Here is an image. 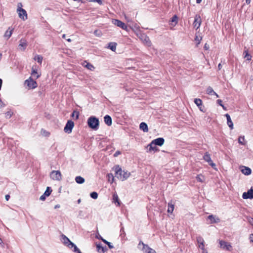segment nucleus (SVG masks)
Here are the masks:
<instances>
[{
    "label": "nucleus",
    "mask_w": 253,
    "mask_h": 253,
    "mask_svg": "<svg viewBox=\"0 0 253 253\" xmlns=\"http://www.w3.org/2000/svg\"><path fill=\"white\" fill-rule=\"evenodd\" d=\"M197 241L198 243V245H201L205 243L203 238L201 236H198L197 237Z\"/></svg>",
    "instance_id": "obj_35"
},
{
    "label": "nucleus",
    "mask_w": 253,
    "mask_h": 253,
    "mask_svg": "<svg viewBox=\"0 0 253 253\" xmlns=\"http://www.w3.org/2000/svg\"><path fill=\"white\" fill-rule=\"evenodd\" d=\"M113 23L114 25L117 26L121 28L123 30H125L126 31H128L127 26L126 25L125 23L121 21V20L118 19H114L113 21Z\"/></svg>",
    "instance_id": "obj_7"
},
{
    "label": "nucleus",
    "mask_w": 253,
    "mask_h": 253,
    "mask_svg": "<svg viewBox=\"0 0 253 253\" xmlns=\"http://www.w3.org/2000/svg\"><path fill=\"white\" fill-rule=\"evenodd\" d=\"M117 43L116 42H110L108 44V48L112 51H115L116 49Z\"/></svg>",
    "instance_id": "obj_27"
},
{
    "label": "nucleus",
    "mask_w": 253,
    "mask_h": 253,
    "mask_svg": "<svg viewBox=\"0 0 253 253\" xmlns=\"http://www.w3.org/2000/svg\"><path fill=\"white\" fill-rule=\"evenodd\" d=\"M46 196L44 195V194H43V195H42L40 198V199L42 201H44L45 200V198H46Z\"/></svg>",
    "instance_id": "obj_49"
},
{
    "label": "nucleus",
    "mask_w": 253,
    "mask_h": 253,
    "mask_svg": "<svg viewBox=\"0 0 253 253\" xmlns=\"http://www.w3.org/2000/svg\"><path fill=\"white\" fill-rule=\"evenodd\" d=\"M114 169L115 171V176L122 181L126 180L130 175L129 172L123 170L119 165L115 166Z\"/></svg>",
    "instance_id": "obj_1"
},
{
    "label": "nucleus",
    "mask_w": 253,
    "mask_h": 253,
    "mask_svg": "<svg viewBox=\"0 0 253 253\" xmlns=\"http://www.w3.org/2000/svg\"><path fill=\"white\" fill-rule=\"evenodd\" d=\"M151 142L153 144H154L155 145L161 146L164 144L165 142V139L162 137H159L152 140Z\"/></svg>",
    "instance_id": "obj_14"
},
{
    "label": "nucleus",
    "mask_w": 253,
    "mask_h": 253,
    "mask_svg": "<svg viewBox=\"0 0 253 253\" xmlns=\"http://www.w3.org/2000/svg\"><path fill=\"white\" fill-rule=\"evenodd\" d=\"M248 221L250 224L253 225V218L250 217L248 219Z\"/></svg>",
    "instance_id": "obj_50"
},
{
    "label": "nucleus",
    "mask_w": 253,
    "mask_h": 253,
    "mask_svg": "<svg viewBox=\"0 0 253 253\" xmlns=\"http://www.w3.org/2000/svg\"><path fill=\"white\" fill-rule=\"evenodd\" d=\"M75 245H76L71 241H70V243L67 245V246L70 249L74 248Z\"/></svg>",
    "instance_id": "obj_43"
},
{
    "label": "nucleus",
    "mask_w": 253,
    "mask_h": 253,
    "mask_svg": "<svg viewBox=\"0 0 253 253\" xmlns=\"http://www.w3.org/2000/svg\"><path fill=\"white\" fill-rule=\"evenodd\" d=\"M245 140L244 136H240L238 138V142L240 144H244V141Z\"/></svg>",
    "instance_id": "obj_40"
},
{
    "label": "nucleus",
    "mask_w": 253,
    "mask_h": 253,
    "mask_svg": "<svg viewBox=\"0 0 253 253\" xmlns=\"http://www.w3.org/2000/svg\"><path fill=\"white\" fill-rule=\"evenodd\" d=\"M27 42L25 39H21L19 41L18 45L19 49L21 51H24L27 46Z\"/></svg>",
    "instance_id": "obj_12"
},
{
    "label": "nucleus",
    "mask_w": 253,
    "mask_h": 253,
    "mask_svg": "<svg viewBox=\"0 0 253 253\" xmlns=\"http://www.w3.org/2000/svg\"><path fill=\"white\" fill-rule=\"evenodd\" d=\"M178 19L177 16L176 15H174L172 17L170 21L172 23L174 22L175 24L174 25H175L178 22Z\"/></svg>",
    "instance_id": "obj_34"
},
{
    "label": "nucleus",
    "mask_w": 253,
    "mask_h": 253,
    "mask_svg": "<svg viewBox=\"0 0 253 253\" xmlns=\"http://www.w3.org/2000/svg\"><path fill=\"white\" fill-rule=\"evenodd\" d=\"M42 57L40 55H37L34 58V60L37 61L40 64H42Z\"/></svg>",
    "instance_id": "obj_32"
},
{
    "label": "nucleus",
    "mask_w": 253,
    "mask_h": 253,
    "mask_svg": "<svg viewBox=\"0 0 253 253\" xmlns=\"http://www.w3.org/2000/svg\"><path fill=\"white\" fill-rule=\"evenodd\" d=\"M218 241H219V247L221 248V240H219Z\"/></svg>",
    "instance_id": "obj_63"
},
{
    "label": "nucleus",
    "mask_w": 253,
    "mask_h": 253,
    "mask_svg": "<svg viewBox=\"0 0 253 253\" xmlns=\"http://www.w3.org/2000/svg\"><path fill=\"white\" fill-rule=\"evenodd\" d=\"M201 23V18L199 14H196L194 17V21L193 23L194 28L197 30L200 26Z\"/></svg>",
    "instance_id": "obj_8"
},
{
    "label": "nucleus",
    "mask_w": 253,
    "mask_h": 253,
    "mask_svg": "<svg viewBox=\"0 0 253 253\" xmlns=\"http://www.w3.org/2000/svg\"><path fill=\"white\" fill-rule=\"evenodd\" d=\"M251 0H246V2L247 4H249L251 3Z\"/></svg>",
    "instance_id": "obj_62"
},
{
    "label": "nucleus",
    "mask_w": 253,
    "mask_h": 253,
    "mask_svg": "<svg viewBox=\"0 0 253 253\" xmlns=\"http://www.w3.org/2000/svg\"><path fill=\"white\" fill-rule=\"evenodd\" d=\"M74 116H76V119H78L79 117V112L76 111H74L72 114L71 116L74 117Z\"/></svg>",
    "instance_id": "obj_39"
},
{
    "label": "nucleus",
    "mask_w": 253,
    "mask_h": 253,
    "mask_svg": "<svg viewBox=\"0 0 253 253\" xmlns=\"http://www.w3.org/2000/svg\"><path fill=\"white\" fill-rule=\"evenodd\" d=\"M250 239L251 242H253V234H252L250 235Z\"/></svg>",
    "instance_id": "obj_58"
},
{
    "label": "nucleus",
    "mask_w": 253,
    "mask_h": 253,
    "mask_svg": "<svg viewBox=\"0 0 253 253\" xmlns=\"http://www.w3.org/2000/svg\"><path fill=\"white\" fill-rule=\"evenodd\" d=\"M207 93L210 95H215L216 98L219 97L218 95L213 90L212 88L209 86L207 89Z\"/></svg>",
    "instance_id": "obj_22"
},
{
    "label": "nucleus",
    "mask_w": 253,
    "mask_h": 253,
    "mask_svg": "<svg viewBox=\"0 0 253 253\" xmlns=\"http://www.w3.org/2000/svg\"><path fill=\"white\" fill-rule=\"evenodd\" d=\"M42 132L45 136H49V133L48 132H47L46 130H43V129H42Z\"/></svg>",
    "instance_id": "obj_46"
},
{
    "label": "nucleus",
    "mask_w": 253,
    "mask_h": 253,
    "mask_svg": "<svg viewBox=\"0 0 253 253\" xmlns=\"http://www.w3.org/2000/svg\"><path fill=\"white\" fill-rule=\"evenodd\" d=\"M201 177V176L199 175H197L196 177V179L200 182H202V179Z\"/></svg>",
    "instance_id": "obj_53"
},
{
    "label": "nucleus",
    "mask_w": 253,
    "mask_h": 253,
    "mask_svg": "<svg viewBox=\"0 0 253 253\" xmlns=\"http://www.w3.org/2000/svg\"><path fill=\"white\" fill-rule=\"evenodd\" d=\"M13 30V28L9 27L8 29L5 31L3 36L6 40L9 39L11 36Z\"/></svg>",
    "instance_id": "obj_15"
},
{
    "label": "nucleus",
    "mask_w": 253,
    "mask_h": 253,
    "mask_svg": "<svg viewBox=\"0 0 253 253\" xmlns=\"http://www.w3.org/2000/svg\"><path fill=\"white\" fill-rule=\"evenodd\" d=\"M60 208V205H56L54 207V209H57V208Z\"/></svg>",
    "instance_id": "obj_64"
},
{
    "label": "nucleus",
    "mask_w": 253,
    "mask_h": 253,
    "mask_svg": "<svg viewBox=\"0 0 253 253\" xmlns=\"http://www.w3.org/2000/svg\"><path fill=\"white\" fill-rule=\"evenodd\" d=\"M12 114H13V113L11 111H8L7 112H6L5 113L6 117H8L9 118L11 117Z\"/></svg>",
    "instance_id": "obj_44"
},
{
    "label": "nucleus",
    "mask_w": 253,
    "mask_h": 253,
    "mask_svg": "<svg viewBox=\"0 0 253 253\" xmlns=\"http://www.w3.org/2000/svg\"><path fill=\"white\" fill-rule=\"evenodd\" d=\"M168 211H167L169 213H171L174 210V204H172L171 202L169 203L168 204Z\"/></svg>",
    "instance_id": "obj_25"
},
{
    "label": "nucleus",
    "mask_w": 253,
    "mask_h": 253,
    "mask_svg": "<svg viewBox=\"0 0 253 253\" xmlns=\"http://www.w3.org/2000/svg\"><path fill=\"white\" fill-rule=\"evenodd\" d=\"M209 45L207 43H206L204 45V48L207 50L209 48Z\"/></svg>",
    "instance_id": "obj_60"
},
{
    "label": "nucleus",
    "mask_w": 253,
    "mask_h": 253,
    "mask_svg": "<svg viewBox=\"0 0 253 253\" xmlns=\"http://www.w3.org/2000/svg\"><path fill=\"white\" fill-rule=\"evenodd\" d=\"M5 106V104L2 101V100H0V108L4 107Z\"/></svg>",
    "instance_id": "obj_55"
},
{
    "label": "nucleus",
    "mask_w": 253,
    "mask_h": 253,
    "mask_svg": "<svg viewBox=\"0 0 253 253\" xmlns=\"http://www.w3.org/2000/svg\"><path fill=\"white\" fill-rule=\"evenodd\" d=\"M108 177L109 179L111 178L112 179V180H113L114 178L113 174L112 173L108 174Z\"/></svg>",
    "instance_id": "obj_52"
},
{
    "label": "nucleus",
    "mask_w": 253,
    "mask_h": 253,
    "mask_svg": "<svg viewBox=\"0 0 253 253\" xmlns=\"http://www.w3.org/2000/svg\"><path fill=\"white\" fill-rule=\"evenodd\" d=\"M225 116L227 119V124L231 129L233 128V123L231 121L230 115L228 114H226Z\"/></svg>",
    "instance_id": "obj_20"
},
{
    "label": "nucleus",
    "mask_w": 253,
    "mask_h": 253,
    "mask_svg": "<svg viewBox=\"0 0 253 253\" xmlns=\"http://www.w3.org/2000/svg\"><path fill=\"white\" fill-rule=\"evenodd\" d=\"M99 31L98 30H95L94 31V34L97 36H100V34L98 33Z\"/></svg>",
    "instance_id": "obj_56"
},
{
    "label": "nucleus",
    "mask_w": 253,
    "mask_h": 253,
    "mask_svg": "<svg viewBox=\"0 0 253 253\" xmlns=\"http://www.w3.org/2000/svg\"><path fill=\"white\" fill-rule=\"evenodd\" d=\"M138 248L145 253H147V252L150 250V249H151L147 245L144 244L141 241L139 242L138 245Z\"/></svg>",
    "instance_id": "obj_13"
},
{
    "label": "nucleus",
    "mask_w": 253,
    "mask_h": 253,
    "mask_svg": "<svg viewBox=\"0 0 253 253\" xmlns=\"http://www.w3.org/2000/svg\"><path fill=\"white\" fill-rule=\"evenodd\" d=\"M85 67L89 70L92 71L94 69V66L89 63H86V65H85Z\"/></svg>",
    "instance_id": "obj_38"
},
{
    "label": "nucleus",
    "mask_w": 253,
    "mask_h": 253,
    "mask_svg": "<svg viewBox=\"0 0 253 253\" xmlns=\"http://www.w3.org/2000/svg\"><path fill=\"white\" fill-rule=\"evenodd\" d=\"M104 122L108 126H110L112 124V120L111 117L108 115H106L104 117Z\"/></svg>",
    "instance_id": "obj_18"
},
{
    "label": "nucleus",
    "mask_w": 253,
    "mask_h": 253,
    "mask_svg": "<svg viewBox=\"0 0 253 253\" xmlns=\"http://www.w3.org/2000/svg\"><path fill=\"white\" fill-rule=\"evenodd\" d=\"M121 154V152L120 151H117L116 152H115V153L114 154V157H117V156H118L119 155H120Z\"/></svg>",
    "instance_id": "obj_47"
},
{
    "label": "nucleus",
    "mask_w": 253,
    "mask_h": 253,
    "mask_svg": "<svg viewBox=\"0 0 253 253\" xmlns=\"http://www.w3.org/2000/svg\"><path fill=\"white\" fill-rule=\"evenodd\" d=\"M139 128L144 132H147L149 130L148 126L145 122H142L140 123L139 125Z\"/></svg>",
    "instance_id": "obj_19"
},
{
    "label": "nucleus",
    "mask_w": 253,
    "mask_h": 253,
    "mask_svg": "<svg viewBox=\"0 0 253 253\" xmlns=\"http://www.w3.org/2000/svg\"><path fill=\"white\" fill-rule=\"evenodd\" d=\"M203 159L208 163L211 162V159L210 155L208 152H206L203 156Z\"/></svg>",
    "instance_id": "obj_28"
},
{
    "label": "nucleus",
    "mask_w": 253,
    "mask_h": 253,
    "mask_svg": "<svg viewBox=\"0 0 253 253\" xmlns=\"http://www.w3.org/2000/svg\"><path fill=\"white\" fill-rule=\"evenodd\" d=\"M25 84H26L29 88L34 89L37 87V82L31 77L25 81Z\"/></svg>",
    "instance_id": "obj_5"
},
{
    "label": "nucleus",
    "mask_w": 253,
    "mask_h": 253,
    "mask_svg": "<svg viewBox=\"0 0 253 253\" xmlns=\"http://www.w3.org/2000/svg\"><path fill=\"white\" fill-rule=\"evenodd\" d=\"M31 75L32 76L36 75V79L39 78L40 77V75L38 74L37 70L36 69H34L33 68H32Z\"/></svg>",
    "instance_id": "obj_36"
},
{
    "label": "nucleus",
    "mask_w": 253,
    "mask_h": 253,
    "mask_svg": "<svg viewBox=\"0 0 253 253\" xmlns=\"http://www.w3.org/2000/svg\"><path fill=\"white\" fill-rule=\"evenodd\" d=\"M74 126V123L72 120H68L64 128V131L68 134L72 132V129Z\"/></svg>",
    "instance_id": "obj_4"
},
{
    "label": "nucleus",
    "mask_w": 253,
    "mask_h": 253,
    "mask_svg": "<svg viewBox=\"0 0 253 253\" xmlns=\"http://www.w3.org/2000/svg\"><path fill=\"white\" fill-rule=\"evenodd\" d=\"M147 147H149L148 151L149 152H151L152 151L154 152H158L159 151V149L156 147V145L153 144L152 142L148 145Z\"/></svg>",
    "instance_id": "obj_23"
},
{
    "label": "nucleus",
    "mask_w": 253,
    "mask_h": 253,
    "mask_svg": "<svg viewBox=\"0 0 253 253\" xmlns=\"http://www.w3.org/2000/svg\"><path fill=\"white\" fill-rule=\"evenodd\" d=\"M50 176L53 180L60 181L62 179L61 173L59 170H52L50 174Z\"/></svg>",
    "instance_id": "obj_6"
},
{
    "label": "nucleus",
    "mask_w": 253,
    "mask_h": 253,
    "mask_svg": "<svg viewBox=\"0 0 253 253\" xmlns=\"http://www.w3.org/2000/svg\"><path fill=\"white\" fill-rule=\"evenodd\" d=\"M217 103L219 105L221 106V99H218L217 101Z\"/></svg>",
    "instance_id": "obj_57"
},
{
    "label": "nucleus",
    "mask_w": 253,
    "mask_h": 253,
    "mask_svg": "<svg viewBox=\"0 0 253 253\" xmlns=\"http://www.w3.org/2000/svg\"><path fill=\"white\" fill-rule=\"evenodd\" d=\"M207 221L208 222V220H210V221L208 222L209 223H218L220 221V218L216 217V216H214L213 215H210L207 217Z\"/></svg>",
    "instance_id": "obj_11"
},
{
    "label": "nucleus",
    "mask_w": 253,
    "mask_h": 253,
    "mask_svg": "<svg viewBox=\"0 0 253 253\" xmlns=\"http://www.w3.org/2000/svg\"><path fill=\"white\" fill-rule=\"evenodd\" d=\"M63 243L67 245L71 241L65 235L62 234L61 235Z\"/></svg>",
    "instance_id": "obj_30"
},
{
    "label": "nucleus",
    "mask_w": 253,
    "mask_h": 253,
    "mask_svg": "<svg viewBox=\"0 0 253 253\" xmlns=\"http://www.w3.org/2000/svg\"><path fill=\"white\" fill-rule=\"evenodd\" d=\"M113 202L115 204L117 203V205L118 206H120V203L119 202V198H118V195H117V193H114L113 194Z\"/></svg>",
    "instance_id": "obj_29"
},
{
    "label": "nucleus",
    "mask_w": 253,
    "mask_h": 253,
    "mask_svg": "<svg viewBox=\"0 0 253 253\" xmlns=\"http://www.w3.org/2000/svg\"><path fill=\"white\" fill-rule=\"evenodd\" d=\"M147 253H156V252L154 250L150 249V250L148 251Z\"/></svg>",
    "instance_id": "obj_54"
},
{
    "label": "nucleus",
    "mask_w": 253,
    "mask_h": 253,
    "mask_svg": "<svg viewBox=\"0 0 253 253\" xmlns=\"http://www.w3.org/2000/svg\"><path fill=\"white\" fill-rule=\"evenodd\" d=\"M242 197L244 199H253V188H251L247 192H244Z\"/></svg>",
    "instance_id": "obj_9"
},
{
    "label": "nucleus",
    "mask_w": 253,
    "mask_h": 253,
    "mask_svg": "<svg viewBox=\"0 0 253 253\" xmlns=\"http://www.w3.org/2000/svg\"><path fill=\"white\" fill-rule=\"evenodd\" d=\"M22 4L21 2L18 3L17 12L18 14L19 18L23 20L27 19V14L26 11L22 8Z\"/></svg>",
    "instance_id": "obj_3"
},
{
    "label": "nucleus",
    "mask_w": 253,
    "mask_h": 253,
    "mask_svg": "<svg viewBox=\"0 0 253 253\" xmlns=\"http://www.w3.org/2000/svg\"><path fill=\"white\" fill-rule=\"evenodd\" d=\"M104 243L107 244L108 246L109 249H113L114 248L113 246L111 245V243L107 241H104Z\"/></svg>",
    "instance_id": "obj_41"
},
{
    "label": "nucleus",
    "mask_w": 253,
    "mask_h": 253,
    "mask_svg": "<svg viewBox=\"0 0 253 253\" xmlns=\"http://www.w3.org/2000/svg\"><path fill=\"white\" fill-rule=\"evenodd\" d=\"M209 164L212 167V168H213V169H215V164L214 163H213L212 161H211V162L210 163H209Z\"/></svg>",
    "instance_id": "obj_51"
},
{
    "label": "nucleus",
    "mask_w": 253,
    "mask_h": 253,
    "mask_svg": "<svg viewBox=\"0 0 253 253\" xmlns=\"http://www.w3.org/2000/svg\"><path fill=\"white\" fill-rule=\"evenodd\" d=\"M222 249L227 251H231L232 250V247L230 243L222 241Z\"/></svg>",
    "instance_id": "obj_16"
},
{
    "label": "nucleus",
    "mask_w": 253,
    "mask_h": 253,
    "mask_svg": "<svg viewBox=\"0 0 253 253\" xmlns=\"http://www.w3.org/2000/svg\"><path fill=\"white\" fill-rule=\"evenodd\" d=\"M96 238L99 240H101L103 242H104L105 241H106L105 239H103L100 235H97Z\"/></svg>",
    "instance_id": "obj_48"
},
{
    "label": "nucleus",
    "mask_w": 253,
    "mask_h": 253,
    "mask_svg": "<svg viewBox=\"0 0 253 253\" xmlns=\"http://www.w3.org/2000/svg\"><path fill=\"white\" fill-rule=\"evenodd\" d=\"M76 182L78 184H83L84 183V179L81 176H76L75 178Z\"/></svg>",
    "instance_id": "obj_26"
},
{
    "label": "nucleus",
    "mask_w": 253,
    "mask_h": 253,
    "mask_svg": "<svg viewBox=\"0 0 253 253\" xmlns=\"http://www.w3.org/2000/svg\"><path fill=\"white\" fill-rule=\"evenodd\" d=\"M244 58H246L247 60L250 61L252 59V56L249 53L247 50L244 52Z\"/></svg>",
    "instance_id": "obj_31"
},
{
    "label": "nucleus",
    "mask_w": 253,
    "mask_h": 253,
    "mask_svg": "<svg viewBox=\"0 0 253 253\" xmlns=\"http://www.w3.org/2000/svg\"><path fill=\"white\" fill-rule=\"evenodd\" d=\"M90 197L93 199H96L98 197V194L96 192H92L90 194Z\"/></svg>",
    "instance_id": "obj_37"
},
{
    "label": "nucleus",
    "mask_w": 253,
    "mask_h": 253,
    "mask_svg": "<svg viewBox=\"0 0 253 253\" xmlns=\"http://www.w3.org/2000/svg\"><path fill=\"white\" fill-rule=\"evenodd\" d=\"M195 103L198 106L199 109L202 112H206V108L202 104V101L201 99L196 98L194 99Z\"/></svg>",
    "instance_id": "obj_10"
},
{
    "label": "nucleus",
    "mask_w": 253,
    "mask_h": 253,
    "mask_svg": "<svg viewBox=\"0 0 253 253\" xmlns=\"http://www.w3.org/2000/svg\"><path fill=\"white\" fill-rule=\"evenodd\" d=\"M242 172L245 175H248L251 173L252 170L248 167H244V169H242Z\"/></svg>",
    "instance_id": "obj_24"
},
{
    "label": "nucleus",
    "mask_w": 253,
    "mask_h": 253,
    "mask_svg": "<svg viewBox=\"0 0 253 253\" xmlns=\"http://www.w3.org/2000/svg\"><path fill=\"white\" fill-rule=\"evenodd\" d=\"M141 40L143 42L146 44L147 46H150L151 45V41L148 37H147L146 35L144 34L142 36Z\"/></svg>",
    "instance_id": "obj_17"
},
{
    "label": "nucleus",
    "mask_w": 253,
    "mask_h": 253,
    "mask_svg": "<svg viewBox=\"0 0 253 253\" xmlns=\"http://www.w3.org/2000/svg\"><path fill=\"white\" fill-rule=\"evenodd\" d=\"M10 198V196L9 195H5V199L6 201H8Z\"/></svg>",
    "instance_id": "obj_59"
},
{
    "label": "nucleus",
    "mask_w": 253,
    "mask_h": 253,
    "mask_svg": "<svg viewBox=\"0 0 253 253\" xmlns=\"http://www.w3.org/2000/svg\"><path fill=\"white\" fill-rule=\"evenodd\" d=\"M51 192H52V189H51V188L50 187H47L43 194L46 197H48L50 195Z\"/></svg>",
    "instance_id": "obj_33"
},
{
    "label": "nucleus",
    "mask_w": 253,
    "mask_h": 253,
    "mask_svg": "<svg viewBox=\"0 0 253 253\" xmlns=\"http://www.w3.org/2000/svg\"><path fill=\"white\" fill-rule=\"evenodd\" d=\"M198 247L202 251V252H204V251H207L206 249H205L204 244L198 245Z\"/></svg>",
    "instance_id": "obj_42"
},
{
    "label": "nucleus",
    "mask_w": 253,
    "mask_h": 253,
    "mask_svg": "<svg viewBox=\"0 0 253 253\" xmlns=\"http://www.w3.org/2000/svg\"><path fill=\"white\" fill-rule=\"evenodd\" d=\"M74 252H76V253H82V252L78 248V247L76 246V245H75V247H74Z\"/></svg>",
    "instance_id": "obj_45"
},
{
    "label": "nucleus",
    "mask_w": 253,
    "mask_h": 253,
    "mask_svg": "<svg viewBox=\"0 0 253 253\" xmlns=\"http://www.w3.org/2000/svg\"><path fill=\"white\" fill-rule=\"evenodd\" d=\"M97 251L99 253H104L108 249L106 247H102L100 244L96 245Z\"/></svg>",
    "instance_id": "obj_21"
},
{
    "label": "nucleus",
    "mask_w": 253,
    "mask_h": 253,
    "mask_svg": "<svg viewBox=\"0 0 253 253\" xmlns=\"http://www.w3.org/2000/svg\"><path fill=\"white\" fill-rule=\"evenodd\" d=\"M87 125L88 127L93 130H96L99 126V119L95 116H91L87 119Z\"/></svg>",
    "instance_id": "obj_2"
},
{
    "label": "nucleus",
    "mask_w": 253,
    "mask_h": 253,
    "mask_svg": "<svg viewBox=\"0 0 253 253\" xmlns=\"http://www.w3.org/2000/svg\"><path fill=\"white\" fill-rule=\"evenodd\" d=\"M2 84V79H0V90L1 89Z\"/></svg>",
    "instance_id": "obj_61"
}]
</instances>
